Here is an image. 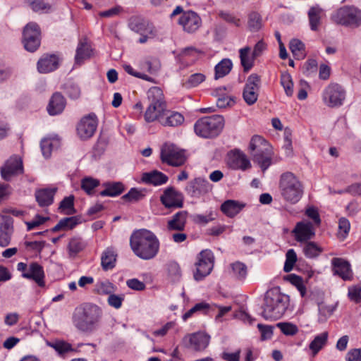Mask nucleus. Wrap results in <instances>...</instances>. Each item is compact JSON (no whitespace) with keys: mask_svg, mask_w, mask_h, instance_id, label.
I'll use <instances>...</instances> for the list:
<instances>
[{"mask_svg":"<svg viewBox=\"0 0 361 361\" xmlns=\"http://www.w3.org/2000/svg\"><path fill=\"white\" fill-rule=\"evenodd\" d=\"M130 246L137 257L144 260H150L157 255L160 243L153 232L143 228L131 234Z\"/></svg>","mask_w":361,"mask_h":361,"instance_id":"1","label":"nucleus"},{"mask_svg":"<svg viewBox=\"0 0 361 361\" xmlns=\"http://www.w3.org/2000/svg\"><path fill=\"white\" fill-rule=\"evenodd\" d=\"M102 316V309L97 305L85 302L74 310L72 322L82 332H92L97 329Z\"/></svg>","mask_w":361,"mask_h":361,"instance_id":"2","label":"nucleus"},{"mask_svg":"<svg viewBox=\"0 0 361 361\" xmlns=\"http://www.w3.org/2000/svg\"><path fill=\"white\" fill-rule=\"evenodd\" d=\"M289 302V296L279 289L268 290L264 296L262 316L267 320L280 319L288 309Z\"/></svg>","mask_w":361,"mask_h":361,"instance_id":"3","label":"nucleus"},{"mask_svg":"<svg viewBox=\"0 0 361 361\" xmlns=\"http://www.w3.org/2000/svg\"><path fill=\"white\" fill-rule=\"evenodd\" d=\"M249 150L253 161L265 171L272 164L273 150L269 143L262 136L254 135L250 142Z\"/></svg>","mask_w":361,"mask_h":361,"instance_id":"4","label":"nucleus"},{"mask_svg":"<svg viewBox=\"0 0 361 361\" xmlns=\"http://www.w3.org/2000/svg\"><path fill=\"white\" fill-rule=\"evenodd\" d=\"M279 189L283 200L292 204L298 203L304 194L302 183L291 172H286L281 176Z\"/></svg>","mask_w":361,"mask_h":361,"instance_id":"5","label":"nucleus"},{"mask_svg":"<svg viewBox=\"0 0 361 361\" xmlns=\"http://www.w3.org/2000/svg\"><path fill=\"white\" fill-rule=\"evenodd\" d=\"M224 126V118L220 115L204 116L198 119L194 130L197 135L204 138H212L219 135Z\"/></svg>","mask_w":361,"mask_h":361,"instance_id":"6","label":"nucleus"},{"mask_svg":"<svg viewBox=\"0 0 361 361\" xmlns=\"http://www.w3.org/2000/svg\"><path fill=\"white\" fill-rule=\"evenodd\" d=\"M331 19L337 25L357 27L361 25V10L353 6H343L331 14Z\"/></svg>","mask_w":361,"mask_h":361,"instance_id":"7","label":"nucleus"},{"mask_svg":"<svg viewBox=\"0 0 361 361\" xmlns=\"http://www.w3.org/2000/svg\"><path fill=\"white\" fill-rule=\"evenodd\" d=\"M214 256L210 250H202L197 256V262L195 264V271L194 279L195 281H201L208 276L213 269Z\"/></svg>","mask_w":361,"mask_h":361,"instance_id":"8","label":"nucleus"},{"mask_svg":"<svg viewBox=\"0 0 361 361\" xmlns=\"http://www.w3.org/2000/svg\"><path fill=\"white\" fill-rule=\"evenodd\" d=\"M22 42L29 52L36 51L41 44V30L35 22L27 23L23 31Z\"/></svg>","mask_w":361,"mask_h":361,"instance_id":"9","label":"nucleus"},{"mask_svg":"<svg viewBox=\"0 0 361 361\" xmlns=\"http://www.w3.org/2000/svg\"><path fill=\"white\" fill-rule=\"evenodd\" d=\"M18 271L21 272L24 279L35 281L38 286H45V274L44 268L37 262H31L29 264L19 262L17 264Z\"/></svg>","mask_w":361,"mask_h":361,"instance_id":"10","label":"nucleus"},{"mask_svg":"<svg viewBox=\"0 0 361 361\" xmlns=\"http://www.w3.org/2000/svg\"><path fill=\"white\" fill-rule=\"evenodd\" d=\"M160 159L163 163L171 166H180L185 164L186 157L185 151L179 149L173 144H164L160 153Z\"/></svg>","mask_w":361,"mask_h":361,"instance_id":"11","label":"nucleus"},{"mask_svg":"<svg viewBox=\"0 0 361 361\" xmlns=\"http://www.w3.org/2000/svg\"><path fill=\"white\" fill-rule=\"evenodd\" d=\"M345 99V91L338 83H330L322 92V100L325 105L331 108L343 105Z\"/></svg>","mask_w":361,"mask_h":361,"instance_id":"12","label":"nucleus"},{"mask_svg":"<svg viewBox=\"0 0 361 361\" xmlns=\"http://www.w3.org/2000/svg\"><path fill=\"white\" fill-rule=\"evenodd\" d=\"M160 202L166 209H179L183 207L184 197L182 192L170 186L163 191L160 196Z\"/></svg>","mask_w":361,"mask_h":361,"instance_id":"13","label":"nucleus"},{"mask_svg":"<svg viewBox=\"0 0 361 361\" xmlns=\"http://www.w3.org/2000/svg\"><path fill=\"white\" fill-rule=\"evenodd\" d=\"M261 78L257 74L252 73L248 76L243 92V97L247 105H252L257 102Z\"/></svg>","mask_w":361,"mask_h":361,"instance_id":"14","label":"nucleus"},{"mask_svg":"<svg viewBox=\"0 0 361 361\" xmlns=\"http://www.w3.org/2000/svg\"><path fill=\"white\" fill-rule=\"evenodd\" d=\"M97 127V116L94 114H90L81 118L77 126V133L80 139L87 140L92 137Z\"/></svg>","mask_w":361,"mask_h":361,"instance_id":"15","label":"nucleus"},{"mask_svg":"<svg viewBox=\"0 0 361 361\" xmlns=\"http://www.w3.org/2000/svg\"><path fill=\"white\" fill-rule=\"evenodd\" d=\"M23 173V161L18 156L11 157L1 168V174L5 180H9L12 176Z\"/></svg>","mask_w":361,"mask_h":361,"instance_id":"16","label":"nucleus"},{"mask_svg":"<svg viewBox=\"0 0 361 361\" xmlns=\"http://www.w3.org/2000/svg\"><path fill=\"white\" fill-rule=\"evenodd\" d=\"M228 164L232 169L242 171H246L252 166L245 154L238 149H235L228 152Z\"/></svg>","mask_w":361,"mask_h":361,"instance_id":"17","label":"nucleus"},{"mask_svg":"<svg viewBox=\"0 0 361 361\" xmlns=\"http://www.w3.org/2000/svg\"><path fill=\"white\" fill-rule=\"evenodd\" d=\"M61 59L55 54H44L38 60L37 71L40 73H48L56 71L60 65Z\"/></svg>","mask_w":361,"mask_h":361,"instance_id":"18","label":"nucleus"},{"mask_svg":"<svg viewBox=\"0 0 361 361\" xmlns=\"http://www.w3.org/2000/svg\"><path fill=\"white\" fill-rule=\"evenodd\" d=\"M129 27L140 35L149 34L151 37H154L157 35L154 26L140 18H131L129 22Z\"/></svg>","mask_w":361,"mask_h":361,"instance_id":"19","label":"nucleus"},{"mask_svg":"<svg viewBox=\"0 0 361 361\" xmlns=\"http://www.w3.org/2000/svg\"><path fill=\"white\" fill-rule=\"evenodd\" d=\"M201 23L200 16L193 11L184 13L179 19V23L188 32H195L200 27Z\"/></svg>","mask_w":361,"mask_h":361,"instance_id":"20","label":"nucleus"},{"mask_svg":"<svg viewBox=\"0 0 361 361\" xmlns=\"http://www.w3.org/2000/svg\"><path fill=\"white\" fill-rule=\"evenodd\" d=\"M333 271L335 275L339 276L344 281L350 280L353 277V272L350 263L338 257L333 258L331 260Z\"/></svg>","mask_w":361,"mask_h":361,"instance_id":"21","label":"nucleus"},{"mask_svg":"<svg viewBox=\"0 0 361 361\" xmlns=\"http://www.w3.org/2000/svg\"><path fill=\"white\" fill-rule=\"evenodd\" d=\"M293 233L298 242H306L314 236V228L310 222L297 223Z\"/></svg>","mask_w":361,"mask_h":361,"instance_id":"22","label":"nucleus"},{"mask_svg":"<svg viewBox=\"0 0 361 361\" xmlns=\"http://www.w3.org/2000/svg\"><path fill=\"white\" fill-rule=\"evenodd\" d=\"M231 89L224 87H219L213 90L212 94L217 97L216 106L219 108H226L231 106L235 103V97L229 94Z\"/></svg>","mask_w":361,"mask_h":361,"instance_id":"23","label":"nucleus"},{"mask_svg":"<svg viewBox=\"0 0 361 361\" xmlns=\"http://www.w3.org/2000/svg\"><path fill=\"white\" fill-rule=\"evenodd\" d=\"M188 339L190 346L195 351H202L209 345L210 336L204 332H197L185 338Z\"/></svg>","mask_w":361,"mask_h":361,"instance_id":"24","label":"nucleus"},{"mask_svg":"<svg viewBox=\"0 0 361 361\" xmlns=\"http://www.w3.org/2000/svg\"><path fill=\"white\" fill-rule=\"evenodd\" d=\"M209 183L202 178H196L188 183L185 191L191 197H200L208 191Z\"/></svg>","mask_w":361,"mask_h":361,"instance_id":"25","label":"nucleus"},{"mask_svg":"<svg viewBox=\"0 0 361 361\" xmlns=\"http://www.w3.org/2000/svg\"><path fill=\"white\" fill-rule=\"evenodd\" d=\"M66 104L64 97L60 92H56L50 98L47 108V111L51 116L60 114L64 110Z\"/></svg>","mask_w":361,"mask_h":361,"instance_id":"26","label":"nucleus"},{"mask_svg":"<svg viewBox=\"0 0 361 361\" xmlns=\"http://www.w3.org/2000/svg\"><path fill=\"white\" fill-rule=\"evenodd\" d=\"M188 212L187 211H179L172 216L171 219L167 222V229L169 231H183L185 230Z\"/></svg>","mask_w":361,"mask_h":361,"instance_id":"27","label":"nucleus"},{"mask_svg":"<svg viewBox=\"0 0 361 361\" xmlns=\"http://www.w3.org/2000/svg\"><path fill=\"white\" fill-rule=\"evenodd\" d=\"M167 109V104H150L147 108L144 117L147 123L159 122Z\"/></svg>","mask_w":361,"mask_h":361,"instance_id":"28","label":"nucleus"},{"mask_svg":"<svg viewBox=\"0 0 361 361\" xmlns=\"http://www.w3.org/2000/svg\"><path fill=\"white\" fill-rule=\"evenodd\" d=\"M141 180L146 184L157 186L165 184L168 181L169 178L164 173L154 170L143 173Z\"/></svg>","mask_w":361,"mask_h":361,"instance_id":"29","label":"nucleus"},{"mask_svg":"<svg viewBox=\"0 0 361 361\" xmlns=\"http://www.w3.org/2000/svg\"><path fill=\"white\" fill-rule=\"evenodd\" d=\"M92 54V49L87 40L85 39H80L76 49L75 63L80 66L85 60L91 57Z\"/></svg>","mask_w":361,"mask_h":361,"instance_id":"30","label":"nucleus"},{"mask_svg":"<svg viewBox=\"0 0 361 361\" xmlns=\"http://www.w3.org/2000/svg\"><path fill=\"white\" fill-rule=\"evenodd\" d=\"M184 120V116L180 113L166 109L159 123L165 127H176L180 126Z\"/></svg>","mask_w":361,"mask_h":361,"instance_id":"31","label":"nucleus"},{"mask_svg":"<svg viewBox=\"0 0 361 361\" xmlns=\"http://www.w3.org/2000/svg\"><path fill=\"white\" fill-rule=\"evenodd\" d=\"M310 29L317 31L321 25V20L325 16L324 11L318 5L310 7L307 13Z\"/></svg>","mask_w":361,"mask_h":361,"instance_id":"32","label":"nucleus"},{"mask_svg":"<svg viewBox=\"0 0 361 361\" xmlns=\"http://www.w3.org/2000/svg\"><path fill=\"white\" fill-rule=\"evenodd\" d=\"M117 253L114 248L107 247L101 255V266L104 271L113 269L116 267Z\"/></svg>","mask_w":361,"mask_h":361,"instance_id":"33","label":"nucleus"},{"mask_svg":"<svg viewBox=\"0 0 361 361\" xmlns=\"http://www.w3.org/2000/svg\"><path fill=\"white\" fill-rule=\"evenodd\" d=\"M56 188H43L36 191L35 198L38 204L42 207H48L54 202Z\"/></svg>","mask_w":361,"mask_h":361,"instance_id":"34","label":"nucleus"},{"mask_svg":"<svg viewBox=\"0 0 361 361\" xmlns=\"http://www.w3.org/2000/svg\"><path fill=\"white\" fill-rule=\"evenodd\" d=\"M245 207V204L238 201L228 200L225 201L221 206V212L228 217H234Z\"/></svg>","mask_w":361,"mask_h":361,"instance_id":"35","label":"nucleus"},{"mask_svg":"<svg viewBox=\"0 0 361 361\" xmlns=\"http://www.w3.org/2000/svg\"><path fill=\"white\" fill-rule=\"evenodd\" d=\"M80 222V217L78 216L63 218L51 228V231L55 233L59 231L72 230Z\"/></svg>","mask_w":361,"mask_h":361,"instance_id":"36","label":"nucleus"},{"mask_svg":"<svg viewBox=\"0 0 361 361\" xmlns=\"http://www.w3.org/2000/svg\"><path fill=\"white\" fill-rule=\"evenodd\" d=\"M13 233V222L6 219L0 226V246L6 247L10 244Z\"/></svg>","mask_w":361,"mask_h":361,"instance_id":"37","label":"nucleus"},{"mask_svg":"<svg viewBox=\"0 0 361 361\" xmlns=\"http://www.w3.org/2000/svg\"><path fill=\"white\" fill-rule=\"evenodd\" d=\"M105 189L99 192L102 197H116L120 195L125 190L121 182H106L103 184Z\"/></svg>","mask_w":361,"mask_h":361,"instance_id":"38","label":"nucleus"},{"mask_svg":"<svg viewBox=\"0 0 361 361\" xmlns=\"http://www.w3.org/2000/svg\"><path fill=\"white\" fill-rule=\"evenodd\" d=\"M250 47L247 46L241 48L239 50V57L240 59V64L243 68V71L247 73L252 69L254 66L255 60L256 57H253V54L250 56Z\"/></svg>","mask_w":361,"mask_h":361,"instance_id":"39","label":"nucleus"},{"mask_svg":"<svg viewBox=\"0 0 361 361\" xmlns=\"http://www.w3.org/2000/svg\"><path fill=\"white\" fill-rule=\"evenodd\" d=\"M147 100L150 104H167L163 90L159 87H152L147 92Z\"/></svg>","mask_w":361,"mask_h":361,"instance_id":"40","label":"nucleus"},{"mask_svg":"<svg viewBox=\"0 0 361 361\" xmlns=\"http://www.w3.org/2000/svg\"><path fill=\"white\" fill-rule=\"evenodd\" d=\"M233 68V63L229 59H223L214 67V79L222 78L229 74Z\"/></svg>","mask_w":361,"mask_h":361,"instance_id":"41","label":"nucleus"},{"mask_svg":"<svg viewBox=\"0 0 361 361\" xmlns=\"http://www.w3.org/2000/svg\"><path fill=\"white\" fill-rule=\"evenodd\" d=\"M329 334L324 331L317 335L309 345V348L312 351V355L314 357L326 344Z\"/></svg>","mask_w":361,"mask_h":361,"instance_id":"42","label":"nucleus"},{"mask_svg":"<svg viewBox=\"0 0 361 361\" xmlns=\"http://www.w3.org/2000/svg\"><path fill=\"white\" fill-rule=\"evenodd\" d=\"M87 246V243L80 237H73L70 239L68 245V255L71 257H75Z\"/></svg>","mask_w":361,"mask_h":361,"instance_id":"43","label":"nucleus"},{"mask_svg":"<svg viewBox=\"0 0 361 361\" xmlns=\"http://www.w3.org/2000/svg\"><path fill=\"white\" fill-rule=\"evenodd\" d=\"M30 8L36 13H49L51 5L46 0H25Z\"/></svg>","mask_w":361,"mask_h":361,"instance_id":"44","label":"nucleus"},{"mask_svg":"<svg viewBox=\"0 0 361 361\" xmlns=\"http://www.w3.org/2000/svg\"><path fill=\"white\" fill-rule=\"evenodd\" d=\"M233 277L240 281H243L247 275V266L240 262H235L231 264Z\"/></svg>","mask_w":361,"mask_h":361,"instance_id":"45","label":"nucleus"},{"mask_svg":"<svg viewBox=\"0 0 361 361\" xmlns=\"http://www.w3.org/2000/svg\"><path fill=\"white\" fill-rule=\"evenodd\" d=\"M49 345L54 348L60 356H64L65 354L69 352L75 351L72 348L71 344L64 341H56L49 343Z\"/></svg>","mask_w":361,"mask_h":361,"instance_id":"46","label":"nucleus"},{"mask_svg":"<svg viewBox=\"0 0 361 361\" xmlns=\"http://www.w3.org/2000/svg\"><path fill=\"white\" fill-rule=\"evenodd\" d=\"M58 143L59 140L54 138L46 137L41 140L40 147L44 158L47 159L51 157L54 145Z\"/></svg>","mask_w":361,"mask_h":361,"instance_id":"47","label":"nucleus"},{"mask_svg":"<svg viewBox=\"0 0 361 361\" xmlns=\"http://www.w3.org/2000/svg\"><path fill=\"white\" fill-rule=\"evenodd\" d=\"M322 251V248L314 242H307L303 247V252L307 258L317 257Z\"/></svg>","mask_w":361,"mask_h":361,"instance_id":"48","label":"nucleus"},{"mask_svg":"<svg viewBox=\"0 0 361 361\" xmlns=\"http://www.w3.org/2000/svg\"><path fill=\"white\" fill-rule=\"evenodd\" d=\"M100 182L99 180L92 177H85L81 180V188L89 195L94 192V188L99 186Z\"/></svg>","mask_w":361,"mask_h":361,"instance_id":"49","label":"nucleus"},{"mask_svg":"<svg viewBox=\"0 0 361 361\" xmlns=\"http://www.w3.org/2000/svg\"><path fill=\"white\" fill-rule=\"evenodd\" d=\"M96 291L100 295H110L116 291V287L109 280L98 281L95 286Z\"/></svg>","mask_w":361,"mask_h":361,"instance_id":"50","label":"nucleus"},{"mask_svg":"<svg viewBox=\"0 0 361 361\" xmlns=\"http://www.w3.org/2000/svg\"><path fill=\"white\" fill-rule=\"evenodd\" d=\"M247 25L252 32H257L262 25L261 16L257 12H252L248 16Z\"/></svg>","mask_w":361,"mask_h":361,"instance_id":"51","label":"nucleus"},{"mask_svg":"<svg viewBox=\"0 0 361 361\" xmlns=\"http://www.w3.org/2000/svg\"><path fill=\"white\" fill-rule=\"evenodd\" d=\"M145 196V195L143 190L133 188L128 192V193L122 197V199L127 202H138L142 200Z\"/></svg>","mask_w":361,"mask_h":361,"instance_id":"52","label":"nucleus"},{"mask_svg":"<svg viewBox=\"0 0 361 361\" xmlns=\"http://www.w3.org/2000/svg\"><path fill=\"white\" fill-rule=\"evenodd\" d=\"M206 79L205 75L201 73L192 74L188 77L187 80L184 82V86L186 88H192L197 87L200 84L203 82Z\"/></svg>","mask_w":361,"mask_h":361,"instance_id":"53","label":"nucleus"},{"mask_svg":"<svg viewBox=\"0 0 361 361\" xmlns=\"http://www.w3.org/2000/svg\"><path fill=\"white\" fill-rule=\"evenodd\" d=\"M290 49L295 56L298 59L305 56V44L298 39H293L290 42Z\"/></svg>","mask_w":361,"mask_h":361,"instance_id":"54","label":"nucleus"},{"mask_svg":"<svg viewBox=\"0 0 361 361\" xmlns=\"http://www.w3.org/2000/svg\"><path fill=\"white\" fill-rule=\"evenodd\" d=\"M59 209L62 212H65L66 214H72L75 213L74 209V196L70 195L64 197L60 202Z\"/></svg>","mask_w":361,"mask_h":361,"instance_id":"55","label":"nucleus"},{"mask_svg":"<svg viewBox=\"0 0 361 361\" xmlns=\"http://www.w3.org/2000/svg\"><path fill=\"white\" fill-rule=\"evenodd\" d=\"M219 16L226 23L235 27H240L242 25L240 18L233 13L221 11L219 12Z\"/></svg>","mask_w":361,"mask_h":361,"instance_id":"56","label":"nucleus"},{"mask_svg":"<svg viewBox=\"0 0 361 361\" xmlns=\"http://www.w3.org/2000/svg\"><path fill=\"white\" fill-rule=\"evenodd\" d=\"M297 259L298 257L295 250L293 249H289L286 254L283 271L287 273L292 271Z\"/></svg>","mask_w":361,"mask_h":361,"instance_id":"57","label":"nucleus"},{"mask_svg":"<svg viewBox=\"0 0 361 361\" xmlns=\"http://www.w3.org/2000/svg\"><path fill=\"white\" fill-rule=\"evenodd\" d=\"M281 84L283 87L286 95L291 97L293 94V82L289 73H283L281 75Z\"/></svg>","mask_w":361,"mask_h":361,"instance_id":"58","label":"nucleus"},{"mask_svg":"<svg viewBox=\"0 0 361 361\" xmlns=\"http://www.w3.org/2000/svg\"><path fill=\"white\" fill-rule=\"evenodd\" d=\"M65 92L72 99H77L80 97L81 91L79 86L73 82H68L64 87Z\"/></svg>","mask_w":361,"mask_h":361,"instance_id":"59","label":"nucleus"},{"mask_svg":"<svg viewBox=\"0 0 361 361\" xmlns=\"http://www.w3.org/2000/svg\"><path fill=\"white\" fill-rule=\"evenodd\" d=\"M276 326L280 329L281 332L286 336H294L298 331V328L296 325L288 322L278 323Z\"/></svg>","mask_w":361,"mask_h":361,"instance_id":"60","label":"nucleus"},{"mask_svg":"<svg viewBox=\"0 0 361 361\" xmlns=\"http://www.w3.org/2000/svg\"><path fill=\"white\" fill-rule=\"evenodd\" d=\"M191 219L193 223L199 225H205L209 222L213 221L214 217H213V214L210 212L207 215L195 214L191 216Z\"/></svg>","mask_w":361,"mask_h":361,"instance_id":"61","label":"nucleus"},{"mask_svg":"<svg viewBox=\"0 0 361 361\" xmlns=\"http://www.w3.org/2000/svg\"><path fill=\"white\" fill-rule=\"evenodd\" d=\"M168 273L173 281H178L181 276V271L177 262H172L168 264Z\"/></svg>","mask_w":361,"mask_h":361,"instance_id":"62","label":"nucleus"},{"mask_svg":"<svg viewBox=\"0 0 361 361\" xmlns=\"http://www.w3.org/2000/svg\"><path fill=\"white\" fill-rule=\"evenodd\" d=\"M124 300V295H115L113 293H111L108 297V304L111 307H114L115 309H119L121 307L123 302Z\"/></svg>","mask_w":361,"mask_h":361,"instance_id":"63","label":"nucleus"},{"mask_svg":"<svg viewBox=\"0 0 361 361\" xmlns=\"http://www.w3.org/2000/svg\"><path fill=\"white\" fill-rule=\"evenodd\" d=\"M346 361H361V349L350 350L345 356Z\"/></svg>","mask_w":361,"mask_h":361,"instance_id":"64","label":"nucleus"}]
</instances>
